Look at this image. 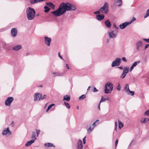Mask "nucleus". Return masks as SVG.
<instances>
[{
  "label": "nucleus",
  "instance_id": "obj_41",
  "mask_svg": "<svg viewBox=\"0 0 149 149\" xmlns=\"http://www.w3.org/2000/svg\"><path fill=\"white\" fill-rule=\"evenodd\" d=\"M47 97V95H43L42 96H41V100H43L45 99Z\"/></svg>",
  "mask_w": 149,
  "mask_h": 149
},
{
  "label": "nucleus",
  "instance_id": "obj_23",
  "mask_svg": "<svg viewBox=\"0 0 149 149\" xmlns=\"http://www.w3.org/2000/svg\"><path fill=\"white\" fill-rule=\"evenodd\" d=\"M46 4L47 6L51 7L52 8L54 9L55 7V6L52 3L50 2H46Z\"/></svg>",
  "mask_w": 149,
  "mask_h": 149
},
{
  "label": "nucleus",
  "instance_id": "obj_7",
  "mask_svg": "<svg viewBox=\"0 0 149 149\" xmlns=\"http://www.w3.org/2000/svg\"><path fill=\"white\" fill-rule=\"evenodd\" d=\"M121 59L119 58H116L115 60L113 61L111 64V67H114L116 66H117L119 65L121 62Z\"/></svg>",
  "mask_w": 149,
  "mask_h": 149
},
{
  "label": "nucleus",
  "instance_id": "obj_64",
  "mask_svg": "<svg viewBox=\"0 0 149 149\" xmlns=\"http://www.w3.org/2000/svg\"><path fill=\"white\" fill-rule=\"evenodd\" d=\"M28 54L27 53V54H26V55H28Z\"/></svg>",
  "mask_w": 149,
  "mask_h": 149
},
{
  "label": "nucleus",
  "instance_id": "obj_31",
  "mask_svg": "<svg viewBox=\"0 0 149 149\" xmlns=\"http://www.w3.org/2000/svg\"><path fill=\"white\" fill-rule=\"evenodd\" d=\"M44 8L45 9L44 12L45 13L48 12L50 10V8L47 6H45Z\"/></svg>",
  "mask_w": 149,
  "mask_h": 149
},
{
  "label": "nucleus",
  "instance_id": "obj_2",
  "mask_svg": "<svg viewBox=\"0 0 149 149\" xmlns=\"http://www.w3.org/2000/svg\"><path fill=\"white\" fill-rule=\"evenodd\" d=\"M26 13L28 19L29 20L33 19L35 15V10L31 7L28 8L26 10Z\"/></svg>",
  "mask_w": 149,
  "mask_h": 149
},
{
  "label": "nucleus",
  "instance_id": "obj_22",
  "mask_svg": "<svg viewBox=\"0 0 149 149\" xmlns=\"http://www.w3.org/2000/svg\"><path fill=\"white\" fill-rule=\"evenodd\" d=\"M45 0H30V2L31 4H34L44 1Z\"/></svg>",
  "mask_w": 149,
  "mask_h": 149
},
{
  "label": "nucleus",
  "instance_id": "obj_56",
  "mask_svg": "<svg viewBox=\"0 0 149 149\" xmlns=\"http://www.w3.org/2000/svg\"><path fill=\"white\" fill-rule=\"evenodd\" d=\"M91 87L90 86H89L88 88L87 89V90H88L89 89L91 88Z\"/></svg>",
  "mask_w": 149,
  "mask_h": 149
},
{
  "label": "nucleus",
  "instance_id": "obj_59",
  "mask_svg": "<svg viewBox=\"0 0 149 149\" xmlns=\"http://www.w3.org/2000/svg\"><path fill=\"white\" fill-rule=\"evenodd\" d=\"M57 73H55V72H53V74H57Z\"/></svg>",
  "mask_w": 149,
  "mask_h": 149
},
{
  "label": "nucleus",
  "instance_id": "obj_35",
  "mask_svg": "<svg viewBox=\"0 0 149 149\" xmlns=\"http://www.w3.org/2000/svg\"><path fill=\"white\" fill-rule=\"evenodd\" d=\"M64 104L65 106L66 107L68 108V109H69L70 108V106L69 104L68 103H66V102H64Z\"/></svg>",
  "mask_w": 149,
  "mask_h": 149
},
{
  "label": "nucleus",
  "instance_id": "obj_36",
  "mask_svg": "<svg viewBox=\"0 0 149 149\" xmlns=\"http://www.w3.org/2000/svg\"><path fill=\"white\" fill-rule=\"evenodd\" d=\"M32 138H36V133L34 132L33 131L32 132V134L31 135V137Z\"/></svg>",
  "mask_w": 149,
  "mask_h": 149
},
{
  "label": "nucleus",
  "instance_id": "obj_63",
  "mask_svg": "<svg viewBox=\"0 0 149 149\" xmlns=\"http://www.w3.org/2000/svg\"><path fill=\"white\" fill-rule=\"evenodd\" d=\"M56 75L57 76H61V75H60V74H57Z\"/></svg>",
  "mask_w": 149,
  "mask_h": 149
},
{
  "label": "nucleus",
  "instance_id": "obj_50",
  "mask_svg": "<svg viewBox=\"0 0 149 149\" xmlns=\"http://www.w3.org/2000/svg\"><path fill=\"white\" fill-rule=\"evenodd\" d=\"M149 46V44H147L146 45L145 47V49H146V48H147L148 46Z\"/></svg>",
  "mask_w": 149,
  "mask_h": 149
},
{
  "label": "nucleus",
  "instance_id": "obj_34",
  "mask_svg": "<svg viewBox=\"0 0 149 149\" xmlns=\"http://www.w3.org/2000/svg\"><path fill=\"white\" fill-rule=\"evenodd\" d=\"M136 20V18L134 17H132V19L130 20V22H127L129 23V24H131L134 21H135Z\"/></svg>",
  "mask_w": 149,
  "mask_h": 149
},
{
  "label": "nucleus",
  "instance_id": "obj_53",
  "mask_svg": "<svg viewBox=\"0 0 149 149\" xmlns=\"http://www.w3.org/2000/svg\"><path fill=\"white\" fill-rule=\"evenodd\" d=\"M100 103L98 105V109H99L100 110Z\"/></svg>",
  "mask_w": 149,
  "mask_h": 149
},
{
  "label": "nucleus",
  "instance_id": "obj_44",
  "mask_svg": "<svg viewBox=\"0 0 149 149\" xmlns=\"http://www.w3.org/2000/svg\"><path fill=\"white\" fill-rule=\"evenodd\" d=\"M122 59L123 61L124 62H126L127 61V60L125 57H122Z\"/></svg>",
  "mask_w": 149,
  "mask_h": 149
},
{
  "label": "nucleus",
  "instance_id": "obj_4",
  "mask_svg": "<svg viewBox=\"0 0 149 149\" xmlns=\"http://www.w3.org/2000/svg\"><path fill=\"white\" fill-rule=\"evenodd\" d=\"M108 5L107 2L104 3L103 7L100 9V11L101 13H107L108 11Z\"/></svg>",
  "mask_w": 149,
  "mask_h": 149
},
{
  "label": "nucleus",
  "instance_id": "obj_33",
  "mask_svg": "<svg viewBox=\"0 0 149 149\" xmlns=\"http://www.w3.org/2000/svg\"><path fill=\"white\" fill-rule=\"evenodd\" d=\"M45 146L48 147H52L53 146V145L51 143H45L44 144Z\"/></svg>",
  "mask_w": 149,
  "mask_h": 149
},
{
  "label": "nucleus",
  "instance_id": "obj_48",
  "mask_svg": "<svg viewBox=\"0 0 149 149\" xmlns=\"http://www.w3.org/2000/svg\"><path fill=\"white\" fill-rule=\"evenodd\" d=\"M36 131L37 134V136H38L40 132V130H36Z\"/></svg>",
  "mask_w": 149,
  "mask_h": 149
},
{
  "label": "nucleus",
  "instance_id": "obj_62",
  "mask_svg": "<svg viewBox=\"0 0 149 149\" xmlns=\"http://www.w3.org/2000/svg\"><path fill=\"white\" fill-rule=\"evenodd\" d=\"M106 99V100H109V99L108 98H107V99Z\"/></svg>",
  "mask_w": 149,
  "mask_h": 149
},
{
  "label": "nucleus",
  "instance_id": "obj_20",
  "mask_svg": "<svg viewBox=\"0 0 149 149\" xmlns=\"http://www.w3.org/2000/svg\"><path fill=\"white\" fill-rule=\"evenodd\" d=\"M104 17V16L103 15H96L97 19L99 21L102 20Z\"/></svg>",
  "mask_w": 149,
  "mask_h": 149
},
{
  "label": "nucleus",
  "instance_id": "obj_47",
  "mask_svg": "<svg viewBox=\"0 0 149 149\" xmlns=\"http://www.w3.org/2000/svg\"><path fill=\"white\" fill-rule=\"evenodd\" d=\"M118 139H116V141L115 142V147L116 148V147L118 143Z\"/></svg>",
  "mask_w": 149,
  "mask_h": 149
},
{
  "label": "nucleus",
  "instance_id": "obj_18",
  "mask_svg": "<svg viewBox=\"0 0 149 149\" xmlns=\"http://www.w3.org/2000/svg\"><path fill=\"white\" fill-rule=\"evenodd\" d=\"M136 49L138 50H140V47L142 45V42L141 41H138L136 43Z\"/></svg>",
  "mask_w": 149,
  "mask_h": 149
},
{
  "label": "nucleus",
  "instance_id": "obj_54",
  "mask_svg": "<svg viewBox=\"0 0 149 149\" xmlns=\"http://www.w3.org/2000/svg\"><path fill=\"white\" fill-rule=\"evenodd\" d=\"M66 66L67 68L68 69H70L68 65V64H66Z\"/></svg>",
  "mask_w": 149,
  "mask_h": 149
},
{
  "label": "nucleus",
  "instance_id": "obj_52",
  "mask_svg": "<svg viewBox=\"0 0 149 149\" xmlns=\"http://www.w3.org/2000/svg\"><path fill=\"white\" fill-rule=\"evenodd\" d=\"M58 56L59 57L62 59H63V58L61 56L60 54V53H58Z\"/></svg>",
  "mask_w": 149,
  "mask_h": 149
},
{
  "label": "nucleus",
  "instance_id": "obj_37",
  "mask_svg": "<svg viewBox=\"0 0 149 149\" xmlns=\"http://www.w3.org/2000/svg\"><path fill=\"white\" fill-rule=\"evenodd\" d=\"M119 127L120 129H121L123 127V124L121 122H119Z\"/></svg>",
  "mask_w": 149,
  "mask_h": 149
},
{
  "label": "nucleus",
  "instance_id": "obj_39",
  "mask_svg": "<svg viewBox=\"0 0 149 149\" xmlns=\"http://www.w3.org/2000/svg\"><path fill=\"white\" fill-rule=\"evenodd\" d=\"M106 100V99L105 98H103V97H102L100 101V103H101V102H103Z\"/></svg>",
  "mask_w": 149,
  "mask_h": 149
},
{
  "label": "nucleus",
  "instance_id": "obj_12",
  "mask_svg": "<svg viewBox=\"0 0 149 149\" xmlns=\"http://www.w3.org/2000/svg\"><path fill=\"white\" fill-rule=\"evenodd\" d=\"M12 35L13 36L15 37L16 36L17 33V31L16 28H13L11 31Z\"/></svg>",
  "mask_w": 149,
  "mask_h": 149
},
{
  "label": "nucleus",
  "instance_id": "obj_8",
  "mask_svg": "<svg viewBox=\"0 0 149 149\" xmlns=\"http://www.w3.org/2000/svg\"><path fill=\"white\" fill-rule=\"evenodd\" d=\"M13 100L14 98L13 97H8L5 101V105L6 106H10L11 103Z\"/></svg>",
  "mask_w": 149,
  "mask_h": 149
},
{
  "label": "nucleus",
  "instance_id": "obj_55",
  "mask_svg": "<svg viewBox=\"0 0 149 149\" xmlns=\"http://www.w3.org/2000/svg\"><path fill=\"white\" fill-rule=\"evenodd\" d=\"M118 68L120 70H122L123 69V68L122 67H118Z\"/></svg>",
  "mask_w": 149,
  "mask_h": 149
},
{
  "label": "nucleus",
  "instance_id": "obj_5",
  "mask_svg": "<svg viewBox=\"0 0 149 149\" xmlns=\"http://www.w3.org/2000/svg\"><path fill=\"white\" fill-rule=\"evenodd\" d=\"M129 72H130L129 68L128 67H125L124 68L122 74L120 76V78L124 79Z\"/></svg>",
  "mask_w": 149,
  "mask_h": 149
},
{
  "label": "nucleus",
  "instance_id": "obj_51",
  "mask_svg": "<svg viewBox=\"0 0 149 149\" xmlns=\"http://www.w3.org/2000/svg\"><path fill=\"white\" fill-rule=\"evenodd\" d=\"M113 26L116 29H118V28L115 25V24H114L113 25Z\"/></svg>",
  "mask_w": 149,
  "mask_h": 149
},
{
  "label": "nucleus",
  "instance_id": "obj_11",
  "mask_svg": "<svg viewBox=\"0 0 149 149\" xmlns=\"http://www.w3.org/2000/svg\"><path fill=\"white\" fill-rule=\"evenodd\" d=\"M42 96L41 94L40 93H36L34 96V100L36 101L37 100H41V97Z\"/></svg>",
  "mask_w": 149,
  "mask_h": 149
},
{
  "label": "nucleus",
  "instance_id": "obj_46",
  "mask_svg": "<svg viewBox=\"0 0 149 149\" xmlns=\"http://www.w3.org/2000/svg\"><path fill=\"white\" fill-rule=\"evenodd\" d=\"M86 136L84 137L83 139V142L84 144H85L86 143Z\"/></svg>",
  "mask_w": 149,
  "mask_h": 149
},
{
  "label": "nucleus",
  "instance_id": "obj_57",
  "mask_svg": "<svg viewBox=\"0 0 149 149\" xmlns=\"http://www.w3.org/2000/svg\"><path fill=\"white\" fill-rule=\"evenodd\" d=\"M49 109L48 108H47V109H46V111L48 112V111L49 110Z\"/></svg>",
  "mask_w": 149,
  "mask_h": 149
},
{
  "label": "nucleus",
  "instance_id": "obj_19",
  "mask_svg": "<svg viewBox=\"0 0 149 149\" xmlns=\"http://www.w3.org/2000/svg\"><path fill=\"white\" fill-rule=\"evenodd\" d=\"M148 121L149 119L147 118H142L141 119L140 122L142 124L146 123Z\"/></svg>",
  "mask_w": 149,
  "mask_h": 149
},
{
  "label": "nucleus",
  "instance_id": "obj_27",
  "mask_svg": "<svg viewBox=\"0 0 149 149\" xmlns=\"http://www.w3.org/2000/svg\"><path fill=\"white\" fill-rule=\"evenodd\" d=\"M94 128L93 125L91 126L88 129L87 131L88 133H90Z\"/></svg>",
  "mask_w": 149,
  "mask_h": 149
},
{
  "label": "nucleus",
  "instance_id": "obj_32",
  "mask_svg": "<svg viewBox=\"0 0 149 149\" xmlns=\"http://www.w3.org/2000/svg\"><path fill=\"white\" fill-rule=\"evenodd\" d=\"M148 16H149V8L147 10L146 14L144 15V17L145 18Z\"/></svg>",
  "mask_w": 149,
  "mask_h": 149
},
{
  "label": "nucleus",
  "instance_id": "obj_10",
  "mask_svg": "<svg viewBox=\"0 0 149 149\" xmlns=\"http://www.w3.org/2000/svg\"><path fill=\"white\" fill-rule=\"evenodd\" d=\"M109 36L110 38H114L116 36L117 32L114 31H112L111 32H108Z\"/></svg>",
  "mask_w": 149,
  "mask_h": 149
},
{
  "label": "nucleus",
  "instance_id": "obj_17",
  "mask_svg": "<svg viewBox=\"0 0 149 149\" xmlns=\"http://www.w3.org/2000/svg\"><path fill=\"white\" fill-rule=\"evenodd\" d=\"M22 48V46L21 45H18L16 46H14L13 47V49L15 51H18Z\"/></svg>",
  "mask_w": 149,
  "mask_h": 149
},
{
  "label": "nucleus",
  "instance_id": "obj_9",
  "mask_svg": "<svg viewBox=\"0 0 149 149\" xmlns=\"http://www.w3.org/2000/svg\"><path fill=\"white\" fill-rule=\"evenodd\" d=\"M51 41V39L50 37L47 36L44 37V42L48 46H49Z\"/></svg>",
  "mask_w": 149,
  "mask_h": 149
},
{
  "label": "nucleus",
  "instance_id": "obj_28",
  "mask_svg": "<svg viewBox=\"0 0 149 149\" xmlns=\"http://www.w3.org/2000/svg\"><path fill=\"white\" fill-rule=\"evenodd\" d=\"M127 94L130 95L131 96H133L134 94V92L133 91H131L130 90L128 91L126 93Z\"/></svg>",
  "mask_w": 149,
  "mask_h": 149
},
{
  "label": "nucleus",
  "instance_id": "obj_1",
  "mask_svg": "<svg viewBox=\"0 0 149 149\" xmlns=\"http://www.w3.org/2000/svg\"><path fill=\"white\" fill-rule=\"evenodd\" d=\"M76 6L68 3H61L58 8L52 12L56 17L59 16L65 13L66 11H74L76 10Z\"/></svg>",
  "mask_w": 149,
  "mask_h": 149
},
{
  "label": "nucleus",
  "instance_id": "obj_24",
  "mask_svg": "<svg viewBox=\"0 0 149 149\" xmlns=\"http://www.w3.org/2000/svg\"><path fill=\"white\" fill-rule=\"evenodd\" d=\"M116 2L117 6H120L122 5V1L121 0H115Z\"/></svg>",
  "mask_w": 149,
  "mask_h": 149
},
{
  "label": "nucleus",
  "instance_id": "obj_42",
  "mask_svg": "<svg viewBox=\"0 0 149 149\" xmlns=\"http://www.w3.org/2000/svg\"><path fill=\"white\" fill-rule=\"evenodd\" d=\"M117 89L118 91H120V86L119 84L117 87Z\"/></svg>",
  "mask_w": 149,
  "mask_h": 149
},
{
  "label": "nucleus",
  "instance_id": "obj_38",
  "mask_svg": "<svg viewBox=\"0 0 149 149\" xmlns=\"http://www.w3.org/2000/svg\"><path fill=\"white\" fill-rule=\"evenodd\" d=\"M101 13V12L100 11V9L99 10L94 12V14H100Z\"/></svg>",
  "mask_w": 149,
  "mask_h": 149
},
{
  "label": "nucleus",
  "instance_id": "obj_58",
  "mask_svg": "<svg viewBox=\"0 0 149 149\" xmlns=\"http://www.w3.org/2000/svg\"><path fill=\"white\" fill-rule=\"evenodd\" d=\"M115 127H116H116L117 126V125L116 122L115 123Z\"/></svg>",
  "mask_w": 149,
  "mask_h": 149
},
{
  "label": "nucleus",
  "instance_id": "obj_21",
  "mask_svg": "<svg viewBox=\"0 0 149 149\" xmlns=\"http://www.w3.org/2000/svg\"><path fill=\"white\" fill-rule=\"evenodd\" d=\"M70 97L69 95H66L63 97V100L66 101L67 102H69L70 101Z\"/></svg>",
  "mask_w": 149,
  "mask_h": 149
},
{
  "label": "nucleus",
  "instance_id": "obj_6",
  "mask_svg": "<svg viewBox=\"0 0 149 149\" xmlns=\"http://www.w3.org/2000/svg\"><path fill=\"white\" fill-rule=\"evenodd\" d=\"M12 132L10 131L9 128L7 127L4 129L2 132V134L3 135L5 136L6 137H8L11 134Z\"/></svg>",
  "mask_w": 149,
  "mask_h": 149
},
{
  "label": "nucleus",
  "instance_id": "obj_13",
  "mask_svg": "<svg viewBox=\"0 0 149 149\" xmlns=\"http://www.w3.org/2000/svg\"><path fill=\"white\" fill-rule=\"evenodd\" d=\"M36 138H34L32 140H31L30 141H28L25 144V146H29L31 145L32 143H34L36 139Z\"/></svg>",
  "mask_w": 149,
  "mask_h": 149
},
{
  "label": "nucleus",
  "instance_id": "obj_16",
  "mask_svg": "<svg viewBox=\"0 0 149 149\" xmlns=\"http://www.w3.org/2000/svg\"><path fill=\"white\" fill-rule=\"evenodd\" d=\"M140 62V61H138L135 62L132 65V66L129 69L130 72H131L132 70L136 66L137 64H139Z\"/></svg>",
  "mask_w": 149,
  "mask_h": 149
},
{
  "label": "nucleus",
  "instance_id": "obj_29",
  "mask_svg": "<svg viewBox=\"0 0 149 149\" xmlns=\"http://www.w3.org/2000/svg\"><path fill=\"white\" fill-rule=\"evenodd\" d=\"M86 97V95L85 94H83L81 95L79 97V100H81L84 99Z\"/></svg>",
  "mask_w": 149,
  "mask_h": 149
},
{
  "label": "nucleus",
  "instance_id": "obj_25",
  "mask_svg": "<svg viewBox=\"0 0 149 149\" xmlns=\"http://www.w3.org/2000/svg\"><path fill=\"white\" fill-rule=\"evenodd\" d=\"M105 24L107 27L110 28L111 26V23L109 20H107L105 22Z\"/></svg>",
  "mask_w": 149,
  "mask_h": 149
},
{
  "label": "nucleus",
  "instance_id": "obj_26",
  "mask_svg": "<svg viewBox=\"0 0 149 149\" xmlns=\"http://www.w3.org/2000/svg\"><path fill=\"white\" fill-rule=\"evenodd\" d=\"M130 90L129 86L128 84H126L125 86L124 90L125 92L127 93Z\"/></svg>",
  "mask_w": 149,
  "mask_h": 149
},
{
  "label": "nucleus",
  "instance_id": "obj_60",
  "mask_svg": "<svg viewBox=\"0 0 149 149\" xmlns=\"http://www.w3.org/2000/svg\"><path fill=\"white\" fill-rule=\"evenodd\" d=\"M116 128H117V127L116 126V127H115V130H116Z\"/></svg>",
  "mask_w": 149,
  "mask_h": 149
},
{
  "label": "nucleus",
  "instance_id": "obj_43",
  "mask_svg": "<svg viewBox=\"0 0 149 149\" xmlns=\"http://www.w3.org/2000/svg\"><path fill=\"white\" fill-rule=\"evenodd\" d=\"M55 105V104H50V105H49V106L48 107V108L50 109H51L52 107L53 106H54Z\"/></svg>",
  "mask_w": 149,
  "mask_h": 149
},
{
  "label": "nucleus",
  "instance_id": "obj_40",
  "mask_svg": "<svg viewBox=\"0 0 149 149\" xmlns=\"http://www.w3.org/2000/svg\"><path fill=\"white\" fill-rule=\"evenodd\" d=\"M144 115L146 116L149 115V109L145 112Z\"/></svg>",
  "mask_w": 149,
  "mask_h": 149
},
{
  "label": "nucleus",
  "instance_id": "obj_45",
  "mask_svg": "<svg viewBox=\"0 0 149 149\" xmlns=\"http://www.w3.org/2000/svg\"><path fill=\"white\" fill-rule=\"evenodd\" d=\"M143 40L145 41L146 42L149 43V39H146V38H143Z\"/></svg>",
  "mask_w": 149,
  "mask_h": 149
},
{
  "label": "nucleus",
  "instance_id": "obj_15",
  "mask_svg": "<svg viewBox=\"0 0 149 149\" xmlns=\"http://www.w3.org/2000/svg\"><path fill=\"white\" fill-rule=\"evenodd\" d=\"M129 25L127 22H126L124 23L121 24L119 25V27L121 29H124L126 27Z\"/></svg>",
  "mask_w": 149,
  "mask_h": 149
},
{
  "label": "nucleus",
  "instance_id": "obj_61",
  "mask_svg": "<svg viewBox=\"0 0 149 149\" xmlns=\"http://www.w3.org/2000/svg\"><path fill=\"white\" fill-rule=\"evenodd\" d=\"M76 108L77 109H79V107L78 106H77V107H76Z\"/></svg>",
  "mask_w": 149,
  "mask_h": 149
},
{
  "label": "nucleus",
  "instance_id": "obj_49",
  "mask_svg": "<svg viewBox=\"0 0 149 149\" xmlns=\"http://www.w3.org/2000/svg\"><path fill=\"white\" fill-rule=\"evenodd\" d=\"M93 91L94 92H96L98 91V90L95 87H94Z\"/></svg>",
  "mask_w": 149,
  "mask_h": 149
},
{
  "label": "nucleus",
  "instance_id": "obj_14",
  "mask_svg": "<svg viewBox=\"0 0 149 149\" xmlns=\"http://www.w3.org/2000/svg\"><path fill=\"white\" fill-rule=\"evenodd\" d=\"M77 147L78 149H83V144L82 141L79 140L77 143Z\"/></svg>",
  "mask_w": 149,
  "mask_h": 149
},
{
  "label": "nucleus",
  "instance_id": "obj_3",
  "mask_svg": "<svg viewBox=\"0 0 149 149\" xmlns=\"http://www.w3.org/2000/svg\"><path fill=\"white\" fill-rule=\"evenodd\" d=\"M113 84L112 83H107L104 86V92L106 93H111L113 89Z\"/></svg>",
  "mask_w": 149,
  "mask_h": 149
},
{
  "label": "nucleus",
  "instance_id": "obj_30",
  "mask_svg": "<svg viewBox=\"0 0 149 149\" xmlns=\"http://www.w3.org/2000/svg\"><path fill=\"white\" fill-rule=\"evenodd\" d=\"M99 123V121L98 120H96L93 124H92V125L93 126V127L95 128V127Z\"/></svg>",
  "mask_w": 149,
  "mask_h": 149
}]
</instances>
